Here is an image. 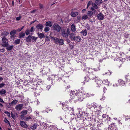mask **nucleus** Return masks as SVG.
Wrapping results in <instances>:
<instances>
[{
	"label": "nucleus",
	"mask_w": 130,
	"mask_h": 130,
	"mask_svg": "<svg viewBox=\"0 0 130 130\" xmlns=\"http://www.w3.org/2000/svg\"><path fill=\"white\" fill-rule=\"evenodd\" d=\"M67 108L69 110H71V109L72 110V111H73L74 110V109L73 108H68V107H67Z\"/></svg>",
	"instance_id": "6e6d98bb"
},
{
	"label": "nucleus",
	"mask_w": 130,
	"mask_h": 130,
	"mask_svg": "<svg viewBox=\"0 0 130 130\" xmlns=\"http://www.w3.org/2000/svg\"><path fill=\"white\" fill-rule=\"evenodd\" d=\"M93 79L95 81V82L96 83L98 86L101 85L103 83V81H102L101 80H100L97 77H94L93 78Z\"/></svg>",
	"instance_id": "20e7f679"
},
{
	"label": "nucleus",
	"mask_w": 130,
	"mask_h": 130,
	"mask_svg": "<svg viewBox=\"0 0 130 130\" xmlns=\"http://www.w3.org/2000/svg\"><path fill=\"white\" fill-rule=\"evenodd\" d=\"M80 33L81 34L82 36H86L87 34V30L86 29L83 30L82 31L80 32Z\"/></svg>",
	"instance_id": "ddd939ff"
},
{
	"label": "nucleus",
	"mask_w": 130,
	"mask_h": 130,
	"mask_svg": "<svg viewBox=\"0 0 130 130\" xmlns=\"http://www.w3.org/2000/svg\"><path fill=\"white\" fill-rule=\"evenodd\" d=\"M37 34L38 37L42 39L44 37V35L43 33L38 32Z\"/></svg>",
	"instance_id": "9d476101"
},
{
	"label": "nucleus",
	"mask_w": 130,
	"mask_h": 130,
	"mask_svg": "<svg viewBox=\"0 0 130 130\" xmlns=\"http://www.w3.org/2000/svg\"><path fill=\"white\" fill-rule=\"evenodd\" d=\"M2 43L1 45L3 46H6L7 45H8V40L6 39V37H3L2 38Z\"/></svg>",
	"instance_id": "7ed1b4c3"
},
{
	"label": "nucleus",
	"mask_w": 130,
	"mask_h": 130,
	"mask_svg": "<svg viewBox=\"0 0 130 130\" xmlns=\"http://www.w3.org/2000/svg\"><path fill=\"white\" fill-rule=\"evenodd\" d=\"M25 33L27 35H28L29 33V30L28 29L25 31Z\"/></svg>",
	"instance_id": "09e8293b"
},
{
	"label": "nucleus",
	"mask_w": 130,
	"mask_h": 130,
	"mask_svg": "<svg viewBox=\"0 0 130 130\" xmlns=\"http://www.w3.org/2000/svg\"><path fill=\"white\" fill-rule=\"evenodd\" d=\"M92 2L91 1H89L88 3V6H89L91 4H92Z\"/></svg>",
	"instance_id": "3c124183"
},
{
	"label": "nucleus",
	"mask_w": 130,
	"mask_h": 130,
	"mask_svg": "<svg viewBox=\"0 0 130 130\" xmlns=\"http://www.w3.org/2000/svg\"><path fill=\"white\" fill-rule=\"evenodd\" d=\"M4 46H0V53H3L5 51V48Z\"/></svg>",
	"instance_id": "473e14b6"
},
{
	"label": "nucleus",
	"mask_w": 130,
	"mask_h": 130,
	"mask_svg": "<svg viewBox=\"0 0 130 130\" xmlns=\"http://www.w3.org/2000/svg\"><path fill=\"white\" fill-rule=\"evenodd\" d=\"M0 102H1L4 103V102L3 100L1 98H0Z\"/></svg>",
	"instance_id": "e2e57ef3"
},
{
	"label": "nucleus",
	"mask_w": 130,
	"mask_h": 130,
	"mask_svg": "<svg viewBox=\"0 0 130 130\" xmlns=\"http://www.w3.org/2000/svg\"><path fill=\"white\" fill-rule=\"evenodd\" d=\"M18 102V101L17 100H14L10 103L9 104L10 106H11L13 105H15Z\"/></svg>",
	"instance_id": "a211bd4d"
},
{
	"label": "nucleus",
	"mask_w": 130,
	"mask_h": 130,
	"mask_svg": "<svg viewBox=\"0 0 130 130\" xmlns=\"http://www.w3.org/2000/svg\"><path fill=\"white\" fill-rule=\"evenodd\" d=\"M128 41V40H126L124 41V43L125 44H129L130 42V39H129Z\"/></svg>",
	"instance_id": "79ce46f5"
},
{
	"label": "nucleus",
	"mask_w": 130,
	"mask_h": 130,
	"mask_svg": "<svg viewBox=\"0 0 130 130\" xmlns=\"http://www.w3.org/2000/svg\"><path fill=\"white\" fill-rule=\"evenodd\" d=\"M30 31L31 32H33L34 31V28L33 27H31Z\"/></svg>",
	"instance_id": "603ef678"
},
{
	"label": "nucleus",
	"mask_w": 130,
	"mask_h": 130,
	"mask_svg": "<svg viewBox=\"0 0 130 130\" xmlns=\"http://www.w3.org/2000/svg\"><path fill=\"white\" fill-rule=\"evenodd\" d=\"M70 37L71 40L73 41L76 36L75 34L73 33H71L70 35Z\"/></svg>",
	"instance_id": "412c9836"
},
{
	"label": "nucleus",
	"mask_w": 130,
	"mask_h": 130,
	"mask_svg": "<svg viewBox=\"0 0 130 130\" xmlns=\"http://www.w3.org/2000/svg\"><path fill=\"white\" fill-rule=\"evenodd\" d=\"M125 78L126 79V81L127 82H129V84L130 85V80L129 79V77L128 75H127L125 76Z\"/></svg>",
	"instance_id": "393cba45"
},
{
	"label": "nucleus",
	"mask_w": 130,
	"mask_h": 130,
	"mask_svg": "<svg viewBox=\"0 0 130 130\" xmlns=\"http://www.w3.org/2000/svg\"><path fill=\"white\" fill-rule=\"evenodd\" d=\"M37 126V124L36 123H35L31 126L30 128L34 130L36 128Z\"/></svg>",
	"instance_id": "a878e982"
},
{
	"label": "nucleus",
	"mask_w": 130,
	"mask_h": 130,
	"mask_svg": "<svg viewBox=\"0 0 130 130\" xmlns=\"http://www.w3.org/2000/svg\"><path fill=\"white\" fill-rule=\"evenodd\" d=\"M50 87H51L50 86H48L47 87V89L48 90H49V89L50 88Z\"/></svg>",
	"instance_id": "69168bd1"
},
{
	"label": "nucleus",
	"mask_w": 130,
	"mask_h": 130,
	"mask_svg": "<svg viewBox=\"0 0 130 130\" xmlns=\"http://www.w3.org/2000/svg\"><path fill=\"white\" fill-rule=\"evenodd\" d=\"M20 124L21 126L24 128H26L27 127V124L24 121H20Z\"/></svg>",
	"instance_id": "1a4fd4ad"
},
{
	"label": "nucleus",
	"mask_w": 130,
	"mask_h": 130,
	"mask_svg": "<svg viewBox=\"0 0 130 130\" xmlns=\"http://www.w3.org/2000/svg\"><path fill=\"white\" fill-rule=\"evenodd\" d=\"M5 122L6 123L8 122L9 123V122L7 120H6V121H5Z\"/></svg>",
	"instance_id": "338daca9"
},
{
	"label": "nucleus",
	"mask_w": 130,
	"mask_h": 130,
	"mask_svg": "<svg viewBox=\"0 0 130 130\" xmlns=\"http://www.w3.org/2000/svg\"><path fill=\"white\" fill-rule=\"evenodd\" d=\"M85 82L84 83V84L85 83V82H88L90 79V78L88 76H85Z\"/></svg>",
	"instance_id": "2f4dec72"
},
{
	"label": "nucleus",
	"mask_w": 130,
	"mask_h": 130,
	"mask_svg": "<svg viewBox=\"0 0 130 130\" xmlns=\"http://www.w3.org/2000/svg\"><path fill=\"white\" fill-rule=\"evenodd\" d=\"M70 32L69 28H63L61 30V35L62 36L65 38H67L70 35Z\"/></svg>",
	"instance_id": "f257e3e1"
},
{
	"label": "nucleus",
	"mask_w": 130,
	"mask_h": 130,
	"mask_svg": "<svg viewBox=\"0 0 130 130\" xmlns=\"http://www.w3.org/2000/svg\"><path fill=\"white\" fill-rule=\"evenodd\" d=\"M85 10H86L85 9H84L82 11V12H85Z\"/></svg>",
	"instance_id": "774afa93"
},
{
	"label": "nucleus",
	"mask_w": 130,
	"mask_h": 130,
	"mask_svg": "<svg viewBox=\"0 0 130 130\" xmlns=\"http://www.w3.org/2000/svg\"><path fill=\"white\" fill-rule=\"evenodd\" d=\"M9 34V33L7 31H4L1 33V37H5V36Z\"/></svg>",
	"instance_id": "2eb2a0df"
},
{
	"label": "nucleus",
	"mask_w": 130,
	"mask_h": 130,
	"mask_svg": "<svg viewBox=\"0 0 130 130\" xmlns=\"http://www.w3.org/2000/svg\"><path fill=\"white\" fill-rule=\"evenodd\" d=\"M94 95V94H91L89 93H87L86 94L87 96L89 97L91 96H93Z\"/></svg>",
	"instance_id": "a19ab883"
},
{
	"label": "nucleus",
	"mask_w": 130,
	"mask_h": 130,
	"mask_svg": "<svg viewBox=\"0 0 130 130\" xmlns=\"http://www.w3.org/2000/svg\"><path fill=\"white\" fill-rule=\"evenodd\" d=\"M88 16L87 15H84L82 18V19L83 20H84L88 18Z\"/></svg>",
	"instance_id": "c9c22d12"
},
{
	"label": "nucleus",
	"mask_w": 130,
	"mask_h": 130,
	"mask_svg": "<svg viewBox=\"0 0 130 130\" xmlns=\"http://www.w3.org/2000/svg\"><path fill=\"white\" fill-rule=\"evenodd\" d=\"M11 116L12 117L13 119H14L15 118L18 117V116L17 113H15L14 114H13L12 112L11 113Z\"/></svg>",
	"instance_id": "4be33fe9"
},
{
	"label": "nucleus",
	"mask_w": 130,
	"mask_h": 130,
	"mask_svg": "<svg viewBox=\"0 0 130 130\" xmlns=\"http://www.w3.org/2000/svg\"><path fill=\"white\" fill-rule=\"evenodd\" d=\"M27 110H24L21 112V114L25 116L27 114Z\"/></svg>",
	"instance_id": "72a5a7b5"
},
{
	"label": "nucleus",
	"mask_w": 130,
	"mask_h": 130,
	"mask_svg": "<svg viewBox=\"0 0 130 130\" xmlns=\"http://www.w3.org/2000/svg\"><path fill=\"white\" fill-rule=\"evenodd\" d=\"M51 39L53 40L55 42L56 44H58V41H59V39L56 37H51Z\"/></svg>",
	"instance_id": "dca6fc26"
},
{
	"label": "nucleus",
	"mask_w": 130,
	"mask_h": 130,
	"mask_svg": "<svg viewBox=\"0 0 130 130\" xmlns=\"http://www.w3.org/2000/svg\"><path fill=\"white\" fill-rule=\"evenodd\" d=\"M58 43L59 45H62L63 43V39H59Z\"/></svg>",
	"instance_id": "c756f323"
},
{
	"label": "nucleus",
	"mask_w": 130,
	"mask_h": 130,
	"mask_svg": "<svg viewBox=\"0 0 130 130\" xmlns=\"http://www.w3.org/2000/svg\"><path fill=\"white\" fill-rule=\"evenodd\" d=\"M94 71H97L100 70V68L99 67H98L97 68H95L93 69Z\"/></svg>",
	"instance_id": "c03bdc74"
},
{
	"label": "nucleus",
	"mask_w": 130,
	"mask_h": 130,
	"mask_svg": "<svg viewBox=\"0 0 130 130\" xmlns=\"http://www.w3.org/2000/svg\"><path fill=\"white\" fill-rule=\"evenodd\" d=\"M36 11V9H35L34 10H33L32 11H31L30 13H34Z\"/></svg>",
	"instance_id": "680f3d73"
},
{
	"label": "nucleus",
	"mask_w": 130,
	"mask_h": 130,
	"mask_svg": "<svg viewBox=\"0 0 130 130\" xmlns=\"http://www.w3.org/2000/svg\"><path fill=\"white\" fill-rule=\"evenodd\" d=\"M6 93V91L5 89H2L0 91V94H3Z\"/></svg>",
	"instance_id": "f704fd0d"
},
{
	"label": "nucleus",
	"mask_w": 130,
	"mask_h": 130,
	"mask_svg": "<svg viewBox=\"0 0 130 130\" xmlns=\"http://www.w3.org/2000/svg\"><path fill=\"white\" fill-rule=\"evenodd\" d=\"M78 98V100L79 101H81L83 100V95L82 94H79L77 95Z\"/></svg>",
	"instance_id": "0eeeda50"
},
{
	"label": "nucleus",
	"mask_w": 130,
	"mask_h": 130,
	"mask_svg": "<svg viewBox=\"0 0 130 130\" xmlns=\"http://www.w3.org/2000/svg\"><path fill=\"white\" fill-rule=\"evenodd\" d=\"M3 79V78L2 77H0V82L2 81Z\"/></svg>",
	"instance_id": "0e129e2a"
},
{
	"label": "nucleus",
	"mask_w": 130,
	"mask_h": 130,
	"mask_svg": "<svg viewBox=\"0 0 130 130\" xmlns=\"http://www.w3.org/2000/svg\"><path fill=\"white\" fill-rule=\"evenodd\" d=\"M92 5L93 7L96 9H97L98 7L97 6L95 3H92Z\"/></svg>",
	"instance_id": "ea45409f"
},
{
	"label": "nucleus",
	"mask_w": 130,
	"mask_h": 130,
	"mask_svg": "<svg viewBox=\"0 0 130 130\" xmlns=\"http://www.w3.org/2000/svg\"><path fill=\"white\" fill-rule=\"evenodd\" d=\"M5 84L4 83L0 84V88H1L2 87H3L5 86Z\"/></svg>",
	"instance_id": "8fccbe9b"
},
{
	"label": "nucleus",
	"mask_w": 130,
	"mask_h": 130,
	"mask_svg": "<svg viewBox=\"0 0 130 130\" xmlns=\"http://www.w3.org/2000/svg\"><path fill=\"white\" fill-rule=\"evenodd\" d=\"M46 26H48L50 27H51L52 25V24L51 22L50 21L46 22L45 23Z\"/></svg>",
	"instance_id": "bb28decb"
},
{
	"label": "nucleus",
	"mask_w": 130,
	"mask_h": 130,
	"mask_svg": "<svg viewBox=\"0 0 130 130\" xmlns=\"http://www.w3.org/2000/svg\"><path fill=\"white\" fill-rule=\"evenodd\" d=\"M103 83L105 85H109V82L107 79H105L103 81Z\"/></svg>",
	"instance_id": "cd10ccee"
},
{
	"label": "nucleus",
	"mask_w": 130,
	"mask_h": 130,
	"mask_svg": "<svg viewBox=\"0 0 130 130\" xmlns=\"http://www.w3.org/2000/svg\"><path fill=\"white\" fill-rule=\"evenodd\" d=\"M22 18V17L20 15L19 17H17L16 19L17 20V21H19L20 20L21 18Z\"/></svg>",
	"instance_id": "49530a36"
},
{
	"label": "nucleus",
	"mask_w": 130,
	"mask_h": 130,
	"mask_svg": "<svg viewBox=\"0 0 130 130\" xmlns=\"http://www.w3.org/2000/svg\"><path fill=\"white\" fill-rule=\"evenodd\" d=\"M78 14L77 12H72L71 13V15L73 17H74L77 15Z\"/></svg>",
	"instance_id": "6ab92c4d"
},
{
	"label": "nucleus",
	"mask_w": 130,
	"mask_h": 130,
	"mask_svg": "<svg viewBox=\"0 0 130 130\" xmlns=\"http://www.w3.org/2000/svg\"><path fill=\"white\" fill-rule=\"evenodd\" d=\"M102 3V0H96L95 1V3L98 5H100Z\"/></svg>",
	"instance_id": "7c9ffc66"
},
{
	"label": "nucleus",
	"mask_w": 130,
	"mask_h": 130,
	"mask_svg": "<svg viewBox=\"0 0 130 130\" xmlns=\"http://www.w3.org/2000/svg\"><path fill=\"white\" fill-rule=\"evenodd\" d=\"M98 19L99 20H102L104 18L103 15L101 13H100L97 16Z\"/></svg>",
	"instance_id": "f8f14e48"
},
{
	"label": "nucleus",
	"mask_w": 130,
	"mask_h": 130,
	"mask_svg": "<svg viewBox=\"0 0 130 130\" xmlns=\"http://www.w3.org/2000/svg\"><path fill=\"white\" fill-rule=\"evenodd\" d=\"M106 117V115L105 114H103L102 115V117L104 118H105Z\"/></svg>",
	"instance_id": "052dcab7"
},
{
	"label": "nucleus",
	"mask_w": 130,
	"mask_h": 130,
	"mask_svg": "<svg viewBox=\"0 0 130 130\" xmlns=\"http://www.w3.org/2000/svg\"><path fill=\"white\" fill-rule=\"evenodd\" d=\"M16 32V31L14 30L11 31L10 32V35L11 36V37L12 39H13L14 37V35Z\"/></svg>",
	"instance_id": "423d86ee"
},
{
	"label": "nucleus",
	"mask_w": 130,
	"mask_h": 130,
	"mask_svg": "<svg viewBox=\"0 0 130 130\" xmlns=\"http://www.w3.org/2000/svg\"><path fill=\"white\" fill-rule=\"evenodd\" d=\"M115 126V123H112L111 125H109L108 127L109 129H110L111 130H115L116 129Z\"/></svg>",
	"instance_id": "39448f33"
},
{
	"label": "nucleus",
	"mask_w": 130,
	"mask_h": 130,
	"mask_svg": "<svg viewBox=\"0 0 130 130\" xmlns=\"http://www.w3.org/2000/svg\"><path fill=\"white\" fill-rule=\"evenodd\" d=\"M71 29L72 31L73 32H75L76 31L75 27L74 25L72 24L71 26Z\"/></svg>",
	"instance_id": "b1692460"
},
{
	"label": "nucleus",
	"mask_w": 130,
	"mask_h": 130,
	"mask_svg": "<svg viewBox=\"0 0 130 130\" xmlns=\"http://www.w3.org/2000/svg\"><path fill=\"white\" fill-rule=\"evenodd\" d=\"M37 37H35L32 36V42H35L36 41Z\"/></svg>",
	"instance_id": "e433bc0d"
},
{
	"label": "nucleus",
	"mask_w": 130,
	"mask_h": 130,
	"mask_svg": "<svg viewBox=\"0 0 130 130\" xmlns=\"http://www.w3.org/2000/svg\"><path fill=\"white\" fill-rule=\"evenodd\" d=\"M4 113L6 114L7 116L9 117H10V113L9 112L7 111H5Z\"/></svg>",
	"instance_id": "a18cd8bd"
},
{
	"label": "nucleus",
	"mask_w": 130,
	"mask_h": 130,
	"mask_svg": "<svg viewBox=\"0 0 130 130\" xmlns=\"http://www.w3.org/2000/svg\"><path fill=\"white\" fill-rule=\"evenodd\" d=\"M39 7H40V8L41 9L43 8V6L42 4H39Z\"/></svg>",
	"instance_id": "5fc2aeb1"
},
{
	"label": "nucleus",
	"mask_w": 130,
	"mask_h": 130,
	"mask_svg": "<svg viewBox=\"0 0 130 130\" xmlns=\"http://www.w3.org/2000/svg\"><path fill=\"white\" fill-rule=\"evenodd\" d=\"M24 27V26H22L21 27L19 28H18V29L17 30L19 32L20 31L23 29V28Z\"/></svg>",
	"instance_id": "de8ad7c7"
},
{
	"label": "nucleus",
	"mask_w": 130,
	"mask_h": 130,
	"mask_svg": "<svg viewBox=\"0 0 130 130\" xmlns=\"http://www.w3.org/2000/svg\"><path fill=\"white\" fill-rule=\"evenodd\" d=\"M50 28L48 27H46L44 29V30L45 32H47L49 31Z\"/></svg>",
	"instance_id": "37998d69"
},
{
	"label": "nucleus",
	"mask_w": 130,
	"mask_h": 130,
	"mask_svg": "<svg viewBox=\"0 0 130 130\" xmlns=\"http://www.w3.org/2000/svg\"><path fill=\"white\" fill-rule=\"evenodd\" d=\"M53 29L58 32L60 31L61 29V27L57 23H54L53 26Z\"/></svg>",
	"instance_id": "f03ea898"
},
{
	"label": "nucleus",
	"mask_w": 130,
	"mask_h": 130,
	"mask_svg": "<svg viewBox=\"0 0 130 130\" xmlns=\"http://www.w3.org/2000/svg\"><path fill=\"white\" fill-rule=\"evenodd\" d=\"M23 106L22 104H20L17 105L15 107V108L18 110H20L22 108Z\"/></svg>",
	"instance_id": "6e6552de"
},
{
	"label": "nucleus",
	"mask_w": 130,
	"mask_h": 130,
	"mask_svg": "<svg viewBox=\"0 0 130 130\" xmlns=\"http://www.w3.org/2000/svg\"><path fill=\"white\" fill-rule=\"evenodd\" d=\"M21 119H24V118H25V116H23L22 115H21Z\"/></svg>",
	"instance_id": "4d7b16f0"
},
{
	"label": "nucleus",
	"mask_w": 130,
	"mask_h": 130,
	"mask_svg": "<svg viewBox=\"0 0 130 130\" xmlns=\"http://www.w3.org/2000/svg\"><path fill=\"white\" fill-rule=\"evenodd\" d=\"M119 85V84H113V87H116L118 86Z\"/></svg>",
	"instance_id": "13d9d810"
},
{
	"label": "nucleus",
	"mask_w": 130,
	"mask_h": 130,
	"mask_svg": "<svg viewBox=\"0 0 130 130\" xmlns=\"http://www.w3.org/2000/svg\"><path fill=\"white\" fill-rule=\"evenodd\" d=\"M25 35V34L23 32H21L19 34V37L20 38H22L24 37Z\"/></svg>",
	"instance_id": "c85d7f7f"
},
{
	"label": "nucleus",
	"mask_w": 130,
	"mask_h": 130,
	"mask_svg": "<svg viewBox=\"0 0 130 130\" xmlns=\"http://www.w3.org/2000/svg\"><path fill=\"white\" fill-rule=\"evenodd\" d=\"M31 119V117L30 116L27 117L26 118V120H30Z\"/></svg>",
	"instance_id": "864d4df0"
},
{
	"label": "nucleus",
	"mask_w": 130,
	"mask_h": 130,
	"mask_svg": "<svg viewBox=\"0 0 130 130\" xmlns=\"http://www.w3.org/2000/svg\"><path fill=\"white\" fill-rule=\"evenodd\" d=\"M118 82L119 83V84L121 86H123L125 84V82L123 80L120 79L118 80Z\"/></svg>",
	"instance_id": "aec40b11"
},
{
	"label": "nucleus",
	"mask_w": 130,
	"mask_h": 130,
	"mask_svg": "<svg viewBox=\"0 0 130 130\" xmlns=\"http://www.w3.org/2000/svg\"><path fill=\"white\" fill-rule=\"evenodd\" d=\"M20 42V39H18L15 40L14 41V43L16 44H19Z\"/></svg>",
	"instance_id": "58836bf2"
},
{
	"label": "nucleus",
	"mask_w": 130,
	"mask_h": 130,
	"mask_svg": "<svg viewBox=\"0 0 130 130\" xmlns=\"http://www.w3.org/2000/svg\"><path fill=\"white\" fill-rule=\"evenodd\" d=\"M105 74H107L108 75H110L111 74V72H110L109 71H108V72H106Z\"/></svg>",
	"instance_id": "bf43d9fd"
},
{
	"label": "nucleus",
	"mask_w": 130,
	"mask_h": 130,
	"mask_svg": "<svg viewBox=\"0 0 130 130\" xmlns=\"http://www.w3.org/2000/svg\"><path fill=\"white\" fill-rule=\"evenodd\" d=\"M6 47V49L8 51H11L12 49L13 46L11 45H9L8 44V45H7L6 46H5Z\"/></svg>",
	"instance_id": "4468645a"
},
{
	"label": "nucleus",
	"mask_w": 130,
	"mask_h": 130,
	"mask_svg": "<svg viewBox=\"0 0 130 130\" xmlns=\"http://www.w3.org/2000/svg\"><path fill=\"white\" fill-rule=\"evenodd\" d=\"M81 40V38L78 36H75L73 41H77L78 42H80Z\"/></svg>",
	"instance_id": "9b49d317"
},
{
	"label": "nucleus",
	"mask_w": 130,
	"mask_h": 130,
	"mask_svg": "<svg viewBox=\"0 0 130 130\" xmlns=\"http://www.w3.org/2000/svg\"><path fill=\"white\" fill-rule=\"evenodd\" d=\"M36 28L38 29L42 30L43 28V26L42 24H39L36 26Z\"/></svg>",
	"instance_id": "f3484780"
},
{
	"label": "nucleus",
	"mask_w": 130,
	"mask_h": 130,
	"mask_svg": "<svg viewBox=\"0 0 130 130\" xmlns=\"http://www.w3.org/2000/svg\"><path fill=\"white\" fill-rule=\"evenodd\" d=\"M93 13L91 11H88V15L89 17H91L93 14Z\"/></svg>",
	"instance_id": "4c0bfd02"
},
{
	"label": "nucleus",
	"mask_w": 130,
	"mask_h": 130,
	"mask_svg": "<svg viewBox=\"0 0 130 130\" xmlns=\"http://www.w3.org/2000/svg\"><path fill=\"white\" fill-rule=\"evenodd\" d=\"M32 37L31 36H29L26 38V41L28 42H30L32 39Z\"/></svg>",
	"instance_id": "5701e85b"
}]
</instances>
